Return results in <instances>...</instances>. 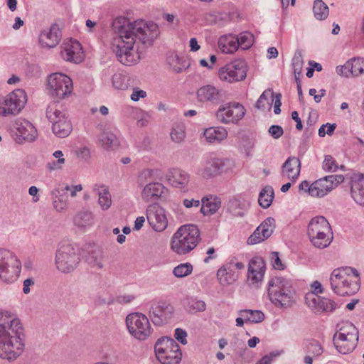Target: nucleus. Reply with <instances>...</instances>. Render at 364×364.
<instances>
[{"mask_svg":"<svg viewBox=\"0 0 364 364\" xmlns=\"http://www.w3.org/2000/svg\"><path fill=\"white\" fill-rule=\"evenodd\" d=\"M113 28L117 36L113 38L112 50L118 60L127 66L137 63L140 59L134 49L136 40L150 46L160 33L156 23L141 19L129 22L124 18H119L114 21Z\"/></svg>","mask_w":364,"mask_h":364,"instance_id":"1","label":"nucleus"},{"mask_svg":"<svg viewBox=\"0 0 364 364\" xmlns=\"http://www.w3.org/2000/svg\"><path fill=\"white\" fill-rule=\"evenodd\" d=\"M23 328L18 318L7 313L0 314V358L9 362L16 360L24 350L21 338Z\"/></svg>","mask_w":364,"mask_h":364,"instance_id":"2","label":"nucleus"},{"mask_svg":"<svg viewBox=\"0 0 364 364\" xmlns=\"http://www.w3.org/2000/svg\"><path fill=\"white\" fill-rule=\"evenodd\" d=\"M267 294L270 301L277 308L291 307L296 301V292L291 279L277 276L268 282Z\"/></svg>","mask_w":364,"mask_h":364,"instance_id":"3","label":"nucleus"},{"mask_svg":"<svg viewBox=\"0 0 364 364\" xmlns=\"http://www.w3.org/2000/svg\"><path fill=\"white\" fill-rule=\"evenodd\" d=\"M358 278V272L352 267H345L334 269L331 274L330 284L333 291L341 296L355 294L360 288L359 283L353 279Z\"/></svg>","mask_w":364,"mask_h":364,"instance_id":"4","label":"nucleus"},{"mask_svg":"<svg viewBox=\"0 0 364 364\" xmlns=\"http://www.w3.org/2000/svg\"><path fill=\"white\" fill-rule=\"evenodd\" d=\"M200 240V231L195 225L181 226L173 235L171 249L177 255H183L193 250Z\"/></svg>","mask_w":364,"mask_h":364,"instance_id":"5","label":"nucleus"},{"mask_svg":"<svg viewBox=\"0 0 364 364\" xmlns=\"http://www.w3.org/2000/svg\"><path fill=\"white\" fill-rule=\"evenodd\" d=\"M307 235L313 246L318 249L328 247L333 240L331 225L323 216H316L310 220Z\"/></svg>","mask_w":364,"mask_h":364,"instance_id":"6","label":"nucleus"},{"mask_svg":"<svg viewBox=\"0 0 364 364\" xmlns=\"http://www.w3.org/2000/svg\"><path fill=\"white\" fill-rule=\"evenodd\" d=\"M343 175H330L324 176L310 183L304 181L299 184V190L309 193L313 198H321L327 196L340 183L343 182Z\"/></svg>","mask_w":364,"mask_h":364,"instance_id":"7","label":"nucleus"},{"mask_svg":"<svg viewBox=\"0 0 364 364\" xmlns=\"http://www.w3.org/2000/svg\"><path fill=\"white\" fill-rule=\"evenodd\" d=\"M338 326V331L333 336V344L340 353H350L357 346L358 331L349 321L341 322Z\"/></svg>","mask_w":364,"mask_h":364,"instance_id":"8","label":"nucleus"},{"mask_svg":"<svg viewBox=\"0 0 364 364\" xmlns=\"http://www.w3.org/2000/svg\"><path fill=\"white\" fill-rule=\"evenodd\" d=\"M80 261L77 249L70 243H62L56 250L55 264L61 273L69 274L74 272Z\"/></svg>","mask_w":364,"mask_h":364,"instance_id":"9","label":"nucleus"},{"mask_svg":"<svg viewBox=\"0 0 364 364\" xmlns=\"http://www.w3.org/2000/svg\"><path fill=\"white\" fill-rule=\"evenodd\" d=\"M157 360L161 364H178L182 353L178 343L171 338L163 337L154 346Z\"/></svg>","mask_w":364,"mask_h":364,"instance_id":"10","label":"nucleus"},{"mask_svg":"<svg viewBox=\"0 0 364 364\" xmlns=\"http://www.w3.org/2000/svg\"><path fill=\"white\" fill-rule=\"evenodd\" d=\"M21 262L12 252L0 250V278L5 283L14 282L21 273Z\"/></svg>","mask_w":364,"mask_h":364,"instance_id":"11","label":"nucleus"},{"mask_svg":"<svg viewBox=\"0 0 364 364\" xmlns=\"http://www.w3.org/2000/svg\"><path fill=\"white\" fill-rule=\"evenodd\" d=\"M126 325L129 333L139 341L146 340L153 331L149 318L139 312L128 314Z\"/></svg>","mask_w":364,"mask_h":364,"instance_id":"12","label":"nucleus"},{"mask_svg":"<svg viewBox=\"0 0 364 364\" xmlns=\"http://www.w3.org/2000/svg\"><path fill=\"white\" fill-rule=\"evenodd\" d=\"M47 90L53 97L65 99L73 92V81L68 75L60 73L50 74L47 80Z\"/></svg>","mask_w":364,"mask_h":364,"instance_id":"13","label":"nucleus"},{"mask_svg":"<svg viewBox=\"0 0 364 364\" xmlns=\"http://www.w3.org/2000/svg\"><path fill=\"white\" fill-rule=\"evenodd\" d=\"M27 95L22 89H17L0 100V114H16L24 107Z\"/></svg>","mask_w":364,"mask_h":364,"instance_id":"14","label":"nucleus"},{"mask_svg":"<svg viewBox=\"0 0 364 364\" xmlns=\"http://www.w3.org/2000/svg\"><path fill=\"white\" fill-rule=\"evenodd\" d=\"M173 306L164 301H152L149 304L148 315L152 323L159 326L167 323L173 317Z\"/></svg>","mask_w":364,"mask_h":364,"instance_id":"15","label":"nucleus"},{"mask_svg":"<svg viewBox=\"0 0 364 364\" xmlns=\"http://www.w3.org/2000/svg\"><path fill=\"white\" fill-rule=\"evenodd\" d=\"M225 165L223 159L207 156L203 159L199 166H198L194 173L195 174L203 179H212L219 176Z\"/></svg>","mask_w":364,"mask_h":364,"instance_id":"16","label":"nucleus"},{"mask_svg":"<svg viewBox=\"0 0 364 364\" xmlns=\"http://www.w3.org/2000/svg\"><path fill=\"white\" fill-rule=\"evenodd\" d=\"M226 98L225 92L213 85H205L196 91V100L199 103L217 106L223 103Z\"/></svg>","mask_w":364,"mask_h":364,"instance_id":"17","label":"nucleus"},{"mask_svg":"<svg viewBox=\"0 0 364 364\" xmlns=\"http://www.w3.org/2000/svg\"><path fill=\"white\" fill-rule=\"evenodd\" d=\"M245 114V109L239 102H230L220 106L215 113L217 119L225 124H237Z\"/></svg>","mask_w":364,"mask_h":364,"instance_id":"18","label":"nucleus"},{"mask_svg":"<svg viewBox=\"0 0 364 364\" xmlns=\"http://www.w3.org/2000/svg\"><path fill=\"white\" fill-rule=\"evenodd\" d=\"M218 75L221 80L228 82L242 80L247 75L246 63L240 59L235 60L221 68Z\"/></svg>","mask_w":364,"mask_h":364,"instance_id":"19","label":"nucleus"},{"mask_svg":"<svg viewBox=\"0 0 364 364\" xmlns=\"http://www.w3.org/2000/svg\"><path fill=\"white\" fill-rule=\"evenodd\" d=\"M165 177L168 183L173 188L183 192L188 191L191 175L186 171L180 168H171L166 171Z\"/></svg>","mask_w":364,"mask_h":364,"instance_id":"20","label":"nucleus"},{"mask_svg":"<svg viewBox=\"0 0 364 364\" xmlns=\"http://www.w3.org/2000/svg\"><path fill=\"white\" fill-rule=\"evenodd\" d=\"M146 218L150 226L156 232H162L168 226L165 210L158 205H151L147 208Z\"/></svg>","mask_w":364,"mask_h":364,"instance_id":"21","label":"nucleus"},{"mask_svg":"<svg viewBox=\"0 0 364 364\" xmlns=\"http://www.w3.org/2000/svg\"><path fill=\"white\" fill-rule=\"evenodd\" d=\"M61 56L66 60L79 63L83 60V53L80 43L73 39L64 41L61 46Z\"/></svg>","mask_w":364,"mask_h":364,"instance_id":"22","label":"nucleus"},{"mask_svg":"<svg viewBox=\"0 0 364 364\" xmlns=\"http://www.w3.org/2000/svg\"><path fill=\"white\" fill-rule=\"evenodd\" d=\"M275 228V220L269 217L265 219L248 237V245H255L269 238Z\"/></svg>","mask_w":364,"mask_h":364,"instance_id":"23","label":"nucleus"},{"mask_svg":"<svg viewBox=\"0 0 364 364\" xmlns=\"http://www.w3.org/2000/svg\"><path fill=\"white\" fill-rule=\"evenodd\" d=\"M305 301L308 306L316 312H332L336 308L333 301L315 294H307Z\"/></svg>","mask_w":364,"mask_h":364,"instance_id":"24","label":"nucleus"},{"mask_svg":"<svg viewBox=\"0 0 364 364\" xmlns=\"http://www.w3.org/2000/svg\"><path fill=\"white\" fill-rule=\"evenodd\" d=\"M59 26L53 23L50 28L43 30L39 35V43L43 48H55L61 40Z\"/></svg>","mask_w":364,"mask_h":364,"instance_id":"25","label":"nucleus"},{"mask_svg":"<svg viewBox=\"0 0 364 364\" xmlns=\"http://www.w3.org/2000/svg\"><path fill=\"white\" fill-rule=\"evenodd\" d=\"M265 272V264L262 258H252L248 266L247 279L252 284H257L262 281Z\"/></svg>","mask_w":364,"mask_h":364,"instance_id":"26","label":"nucleus"},{"mask_svg":"<svg viewBox=\"0 0 364 364\" xmlns=\"http://www.w3.org/2000/svg\"><path fill=\"white\" fill-rule=\"evenodd\" d=\"M350 195L356 203L364 206V174L355 173L351 177Z\"/></svg>","mask_w":364,"mask_h":364,"instance_id":"27","label":"nucleus"},{"mask_svg":"<svg viewBox=\"0 0 364 364\" xmlns=\"http://www.w3.org/2000/svg\"><path fill=\"white\" fill-rule=\"evenodd\" d=\"M14 128L17 136L29 141L36 139L37 131L35 127L28 121L23 119L16 120Z\"/></svg>","mask_w":364,"mask_h":364,"instance_id":"28","label":"nucleus"},{"mask_svg":"<svg viewBox=\"0 0 364 364\" xmlns=\"http://www.w3.org/2000/svg\"><path fill=\"white\" fill-rule=\"evenodd\" d=\"M250 202L242 197L230 198L227 205L226 210L234 217H244L250 208Z\"/></svg>","mask_w":364,"mask_h":364,"instance_id":"29","label":"nucleus"},{"mask_svg":"<svg viewBox=\"0 0 364 364\" xmlns=\"http://www.w3.org/2000/svg\"><path fill=\"white\" fill-rule=\"evenodd\" d=\"M301 161L299 158L295 156L289 157L282 166V176L294 182L300 174Z\"/></svg>","mask_w":364,"mask_h":364,"instance_id":"30","label":"nucleus"},{"mask_svg":"<svg viewBox=\"0 0 364 364\" xmlns=\"http://www.w3.org/2000/svg\"><path fill=\"white\" fill-rule=\"evenodd\" d=\"M200 212L204 215L215 214L221 206V199L215 195L209 194L202 198Z\"/></svg>","mask_w":364,"mask_h":364,"instance_id":"31","label":"nucleus"},{"mask_svg":"<svg viewBox=\"0 0 364 364\" xmlns=\"http://www.w3.org/2000/svg\"><path fill=\"white\" fill-rule=\"evenodd\" d=\"M238 278V274L234 272L232 264H225L217 272V279L219 283L226 287L233 284Z\"/></svg>","mask_w":364,"mask_h":364,"instance_id":"32","label":"nucleus"},{"mask_svg":"<svg viewBox=\"0 0 364 364\" xmlns=\"http://www.w3.org/2000/svg\"><path fill=\"white\" fill-rule=\"evenodd\" d=\"M97 129L102 132L98 136V140L103 149L107 150L114 149L119 145V141L116 135L111 132L104 131L102 124H98Z\"/></svg>","mask_w":364,"mask_h":364,"instance_id":"33","label":"nucleus"},{"mask_svg":"<svg viewBox=\"0 0 364 364\" xmlns=\"http://www.w3.org/2000/svg\"><path fill=\"white\" fill-rule=\"evenodd\" d=\"M46 117L52 124L68 118L62 105L58 102H52L48 105Z\"/></svg>","mask_w":364,"mask_h":364,"instance_id":"34","label":"nucleus"},{"mask_svg":"<svg viewBox=\"0 0 364 364\" xmlns=\"http://www.w3.org/2000/svg\"><path fill=\"white\" fill-rule=\"evenodd\" d=\"M203 136L209 144L220 143L228 136V132L222 127H209L205 129Z\"/></svg>","mask_w":364,"mask_h":364,"instance_id":"35","label":"nucleus"},{"mask_svg":"<svg viewBox=\"0 0 364 364\" xmlns=\"http://www.w3.org/2000/svg\"><path fill=\"white\" fill-rule=\"evenodd\" d=\"M218 46L224 53H233L238 49V40L232 34L224 35L219 38Z\"/></svg>","mask_w":364,"mask_h":364,"instance_id":"36","label":"nucleus"},{"mask_svg":"<svg viewBox=\"0 0 364 364\" xmlns=\"http://www.w3.org/2000/svg\"><path fill=\"white\" fill-rule=\"evenodd\" d=\"M94 192L98 196V204L102 210H108L112 203L111 194L105 186L95 184L93 187Z\"/></svg>","mask_w":364,"mask_h":364,"instance_id":"37","label":"nucleus"},{"mask_svg":"<svg viewBox=\"0 0 364 364\" xmlns=\"http://www.w3.org/2000/svg\"><path fill=\"white\" fill-rule=\"evenodd\" d=\"M164 189L165 187L162 183H150L144 188L141 192V196L145 200L157 198L162 195Z\"/></svg>","mask_w":364,"mask_h":364,"instance_id":"38","label":"nucleus"},{"mask_svg":"<svg viewBox=\"0 0 364 364\" xmlns=\"http://www.w3.org/2000/svg\"><path fill=\"white\" fill-rule=\"evenodd\" d=\"M185 309L191 314L203 312L206 309V304L203 300L196 297H188L183 301Z\"/></svg>","mask_w":364,"mask_h":364,"instance_id":"39","label":"nucleus"},{"mask_svg":"<svg viewBox=\"0 0 364 364\" xmlns=\"http://www.w3.org/2000/svg\"><path fill=\"white\" fill-rule=\"evenodd\" d=\"M52 130L55 135L64 138L68 136L72 130V125L68 118L56 122L52 125Z\"/></svg>","mask_w":364,"mask_h":364,"instance_id":"40","label":"nucleus"},{"mask_svg":"<svg viewBox=\"0 0 364 364\" xmlns=\"http://www.w3.org/2000/svg\"><path fill=\"white\" fill-rule=\"evenodd\" d=\"M274 102V92L271 90H266L260 95L256 102L255 107L262 110H269Z\"/></svg>","mask_w":364,"mask_h":364,"instance_id":"41","label":"nucleus"},{"mask_svg":"<svg viewBox=\"0 0 364 364\" xmlns=\"http://www.w3.org/2000/svg\"><path fill=\"white\" fill-rule=\"evenodd\" d=\"M102 259L103 250L100 247H94L86 257L87 262L98 269H102L104 266Z\"/></svg>","mask_w":364,"mask_h":364,"instance_id":"42","label":"nucleus"},{"mask_svg":"<svg viewBox=\"0 0 364 364\" xmlns=\"http://www.w3.org/2000/svg\"><path fill=\"white\" fill-rule=\"evenodd\" d=\"M53 156L56 160H50L46 164V168L50 171L61 170L65 164V159L62 151L57 150L53 153Z\"/></svg>","mask_w":364,"mask_h":364,"instance_id":"43","label":"nucleus"},{"mask_svg":"<svg viewBox=\"0 0 364 364\" xmlns=\"http://www.w3.org/2000/svg\"><path fill=\"white\" fill-rule=\"evenodd\" d=\"M274 196V193L272 187L269 186H265L259 195L258 202L259 205L263 208H269L272 203Z\"/></svg>","mask_w":364,"mask_h":364,"instance_id":"44","label":"nucleus"},{"mask_svg":"<svg viewBox=\"0 0 364 364\" xmlns=\"http://www.w3.org/2000/svg\"><path fill=\"white\" fill-rule=\"evenodd\" d=\"M246 322L260 323L264 319V314L259 310L242 309L239 311Z\"/></svg>","mask_w":364,"mask_h":364,"instance_id":"45","label":"nucleus"},{"mask_svg":"<svg viewBox=\"0 0 364 364\" xmlns=\"http://www.w3.org/2000/svg\"><path fill=\"white\" fill-rule=\"evenodd\" d=\"M314 17L319 21L326 19L329 14V9L323 0H314L313 5Z\"/></svg>","mask_w":364,"mask_h":364,"instance_id":"46","label":"nucleus"},{"mask_svg":"<svg viewBox=\"0 0 364 364\" xmlns=\"http://www.w3.org/2000/svg\"><path fill=\"white\" fill-rule=\"evenodd\" d=\"M52 196L53 207L58 212H63L67 209L68 197L66 196L60 194L58 190H55L52 192Z\"/></svg>","mask_w":364,"mask_h":364,"instance_id":"47","label":"nucleus"},{"mask_svg":"<svg viewBox=\"0 0 364 364\" xmlns=\"http://www.w3.org/2000/svg\"><path fill=\"white\" fill-rule=\"evenodd\" d=\"M305 351L308 355L318 359L323 353L324 349L320 342L316 340H311L305 346Z\"/></svg>","mask_w":364,"mask_h":364,"instance_id":"48","label":"nucleus"},{"mask_svg":"<svg viewBox=\"0 0 364 364\" xmlns=\"http://www.w3.org/2000/svg\"><path fill=\"white\" fill-rule=\"evenodd\" d=\"M171 140L177 144L182 143L186 138V126L182 123L175 124L170 133Z\"/></svg>","mask_w":364,"mask_h":364,"instance_id":"49","label":"nucleus"},{"mask_svg":"<svg viewBox=\"0 0 364 364\" xmlns=\"http://www.w3.org/2000/svg\"><path fill=\"white\" fill-rule=\"evenodd\" d=\"M304 60L302 53L300 50H296L291 60V65L294 70L295 80L299 81V77L302 72Z\"/></svg>","mask_w":364,"mask_h":364,"instance_id":"50","label":"nucleus"},{"mask_svg":"<svg viewBox=\"0 0 364 364\" xmlns=\"http://www.w3.org/2000/svg\"><path fill=\"white\" fill-rule=\"evenodd\" d=\"M238 40V48L243 50L250 48L254 43V36L250 32H242L236 36Z\"/></svg>","mask_w":364,"mask_h":364,"instance_id":"51","label":"nucleus"},{"mask_svg":"<svg viewBox=\"0 0 364 364\" xmlns=\"http://www.w3.org/2000/svg\"><path fill=\"white\" fill-rule=\"evenodd\" d=\"M94 220L93 215L90 211H82L75 218V223L80 227H86L92 224Z\"/></svg>","mask_w":364,"mask_h":364,"instance_id":"52","label":"nucleus"},{"mask_svg":"<svg viewBox=\"0 0 364 364\" xmlns=\"http://www.w3.org/2000/svg\"><path fill=\"white\" fill-rule=\"evenodd\" d=\"M193 272V266L191 263H181L174 267L173 274L178 278H182L191 274Z\"/></svg>","mask_w":364,"mask_h":364,"instance_id":"53","label":"nucleus"},{"mask_svg":"<svg viewBox=\"0 0 364 364\" xmlns=\"http://www.w3.org/2000/svg\"><path fill=\"white\" fill-rule=\"evenodd\" d=\"M350 69L353 70V76L358 77L364 74V58H353L349 60Z\"/></svg>","mask_w":364,"mask_h":364,"instance_id":"54","label":"nucleus"},{"mask_svg":"<svg viewBox=\"0 0 364 364\" xmlns=\"http://www.w3.org/2000/svg\"><path fill=\"white\" fill-rule=\"evenodd\" d=\"M112 84L116 89L126 90L129 86L127 77L119 73L114 74L112 77Z\"/></svg>","mask_w":364,"mask_h":364,"instance_id":"55","label":"nucleus"},{"mask_svg":"<svg viewBox=\"0 0 364 364\" xmlns=\"http://www.w3.org/2000/svg\"><path fill=\"white\" fill-rule=\"evenodd\" d=\"M322 167L326 172H335L339 168L336 160L331 155H326L325 156Z\"/></svg>","mask_w":364,"mask_h":364,"instance_id":"56","label":"nucleus"},{"mask_svg":"<svg viewBox=\"0 0 364 364\" xmlns=\"http://www.w3.org/2000/svg\"><path fill=\"white\" fill-rule=\"evenodd\" d=\"M256 140L254 138L243 136L240 143V147L244 150L246 155L251 154L255 146Z\"/></svg>","mask_w":364,"mask_h":364,"instance_id":"57","label":"nucleus"},{"mask_svg":"<svg viewBox=\"0 0 364 364\" xmlns=\"http://www.w3.org/2000/svg\"><path fill=\"white\" fill-rule=\"evenodd\" d=\"M180 61V58L176 54H172L168 58V63L176 73H181L184 68V66L181 65Z\"/></svg>","mask_w":364,"mask_h":364,"instance_id":"58","label":"nucleus"},{"mask_svg":"<svg viewBox=\"0 0 364 364\" xmlns=\"http://www.w3.org/2000/svg\"><path fill=\"white\" fill-rule=\"evenodd\" d=\"M350 63L348 60L343 65L336 67V73L343 77H348L353 75V70L350 69Z\"/></svg>","mask_w":364,"mask_h":364,"instance_id":"59","label":"nucleus"},{"mask_svg":"<svg viewBox=\"0 0 364 364\" xmlns=\"http://www.w3.org/2000/svg\"><path fill=\"white\" fill-rule=\"evenodd\" d=\"M75 153L77 157L81 160L87 161L90 157V151L87 146H80L77 148Z\"/></svg>","mask_w":364,"mask_h":364,"instance_id":"60","label":"nucleus"},{"mask_svg":"<svg viewBox=\"0 0 364 364\" xmlns=\"http://www.w3.org/2000/svg\"><path fill=\"white\" fill-rule=\"evenodd\" d=\"M336 126V124H323L318 129V135L321 137H323L326 134L331 135Z\"/></svg>","mask_w":364,"mask_h":364,"instance_id":"61","label":"nucleus"},{"mask_svg":"<svg viewBox=\"0 0 364 364\" xmlns=\"http://www.w3.org/2000/svg\"><path fill=\"white\" fill-rule=\"evenodd\" d=\"M269 134L274 138V139H279L280 138L283 134L284 131L282 127L279 125H272L269 128Z\"/></svg>","mask_w":364,"mask_h":364,"instance_id":"62","label":"nucleus"},{"mask_svg":"<svg viewBox=\"0 0 364 364\" xmlns=\"http://www.w3.org/2000/svg\"><path fill=\"white\" fill-rule=\"evenodd\" d=\"M271 259L274 269L278 270H282L284 269V265L282 264L277 252H274L272 253Z\"/></svg>","mask_w":364,"mask_h":364,"instance_id":"63","label":"nucleus"},{"mask_svg":"<svg viewBox=\"0 0 364 364\" xmlns=\"http://www.w3.org/2000/svg\"><path fill=\"white\" fill-rule=\"evenodd\" d=\"M174 337L178 341L181 342L182 344L185 345L187 343V333L186 331L179 328H176L175 330Z\"/></svg>","mask_w":364,"mask_h":364,"instance_id":"64","label":"nucleus"}]
</instances>
